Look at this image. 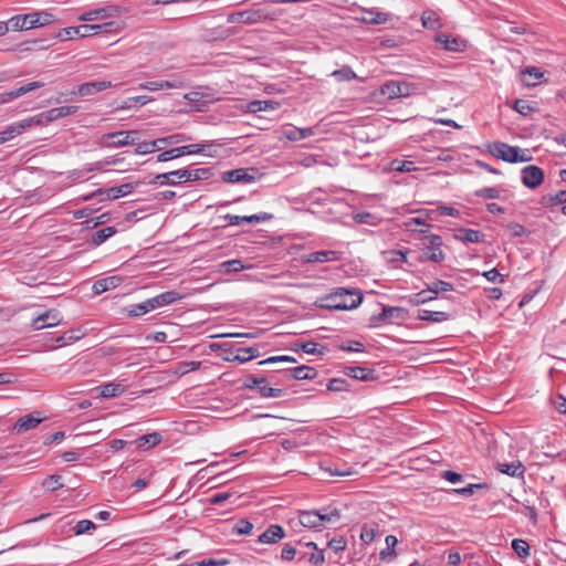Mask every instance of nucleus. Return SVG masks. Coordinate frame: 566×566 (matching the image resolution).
<instances>
[{
    "label": "nucleus",
    "mask_w": 566,
    "mask_h": 566,
    "mask_svg": "<svg viewBox=\"0 0 566 566\" xmlns=\"http://www.w3.org/2000/svg\"><path fill=\"white\" fill-rule=\"evenodd\" d=\"M340 511L336 507L326 506L322 510L301 511L298 514L300 524L306 528L319 530L326 524H335L340 521Z\"/></svg>",
    "instance_id": "obj_1"
},
{
    "label": "nucleus",
    "mask_w": 566,
    "mask_h": 566,
    "mask_svg": "<svg viewBox=\"0 0 566 566\" xmlns=\"http://www.w3.org/2000/svg\"><path fill=\"white\" fill-rule=\"evenodd\" d=\"M280 15L281 11L253 6L247 10L229 13L227 21L229 23L258 24L275 21Z\"/></svg>",
    "instance_id": "obj_2"
},
{
    "label": "nucleus",
    "mask_w": 566,
    "mask_h": 566,
    "mask_svg": "<svg viewBox=\"0 0 566 566\" xmlns=\"http://www.w3.org/2000/svg\"><path fill=\"white\" fill-rule=\"evenodd\" d=\"M363 295L356 291L338 289L322 300L319 307L334 311H348L360 305Z\"/></svg>",
    "instance_id": "obj_3"
},
{
    "label": "nucleus",
    "mask_w": 566,
    "mask_h": 566,
    "mask_svg": "<svg viewBox=\"0 0 566 566\" xmlns=\"http://www.w3.org/2000/svg\"><path fill=\"white\" fill-rule=\"evenodd\" d=\"M442 276L443 279L433 276L430 282L427 283V305L441 298L447 304V307H453L455 303L454 297L449 293L453 292L455 289L453 282L448 280L453 277V275L443 273Z\"/></svg>",
    "instance_id": "obj_4"
},
{
    "label": "nucleus",
    "mask_w": 566,
    "mask_h": 566,
    "mask_svg": "<svg viewBox=\"0 0 566 566\" xmlns=\"http://www.w3.org/2000/svg\"><path fill=\"white\" fill-rule=\"evenodd\" d=\"M432 40L431 50L434 53L440 51L447 52H463L468 49L469 42L467 39L447 31H436L430 35Z\"/></svg>",
    "instance_id": "obj_5"
},
{
    "label": "nucleus",
    "mask_w": 566,
    "mask_h": 566,
    "mask_svg": "<svg viewBox=\"0 0 566 566\" xmlns=\"http://www.w3.org/2000/svg\"><path fill=\"white\" fill-rule=\"evenodd\" d=\"M56 21L53 13L49 11H39L28 14H17L9 20L14 31L30 30L44 27Z\"/></svg>",
    "instance_id": "obj_6"
},
{
    "label": "nucleus",
    "mask_w": 566,
    "mask_h": 566,
    "mask_svg": "<svg viewBox=\"0 0 566 566\" xmlns=\"http://www.w3.org/2000/svg\"><path fill=\"white\" fill-rule=\"evenodd\" d=\"M490 154L507 163H525L532 159L527 150H522L516 146L506 143L495 142L489 145Z\"/></svg>",
    "instance_id": "obj_7"
},
{
    "label": "nucleus",
    "mask_w": 566,
    "mask_h": 566,
    "mask_svg": "<svg viewBox=\"0 0 566 566\" xmlns=\"http://www.w3.org/2000/svg\"><path fill=\"white\" fill-rule=\"evenodd\" d=\"M138 130H122L107 133L101 136L97 144L102 148H118L128 145H136L138 140Z\"/></svg>",
    "instance_id": "obj_8"
},
{
    "label": "nucleus",
    "mask_w": 566,
    "mask_h": 566,
    "mask_svg": "<svg viewBox=\"0 0 566 566\" xmlns=\"http://www.w3.org/2000/svg\"><path fill=\"white\" fill-rule=\"evenodd\" d=\"M191 138L185 134H174L167 137L157 138L151 142L138 143L135 153L138 155H146L156 150L163 149L167 145L179 144L190 140Z\"/></svg>",
    "instance_id": "obj_9"
},
{
    "label": "nucleus",
    "mask_w": 566,
    "mask_h": 566,
    "mask_svg": "<svg viewBox=\"0 0 566 566\" xmlns=\"http://www.w3.org/2000/svg\"><path fill=\"white\" fill-rule=\"evenodd\" d=\"M256 168H238L222 172L221 179L228 184H250L256 180Z\"/></svg>",
    "instance_id": "obj_10"
},
{
    "label": "nucleus",
    "mask_w": 566,
    "mask_h": 566,
    "mask_svg": "<svg viewBox=\"0 0 566 566\" xmlns=\"http://www.w3.org/2000/svg\"><path fill=\"white\" fill-rule=\"evenodd\" d=\"M77 111H78V107L73 106V105L51 108V109L43 112L36 116H33L32 117V118H34L33 125L48 124V123L54 122L56 119L66 117L69 115H73Z\"/></svg>",
    "instance_id": "obj_11"
},
{
    "label": "nucleus",
    "mask_w": 566,
    "mask_h": 566,
    "mask_svg": "<svg viewBox=\"0 0 566 566\" xmlns=\"http://www.w3.org/2000/svg\"><path fill=\"white\" fill-rule=\"evenodd\" d=\"M442 245L441 237L436 234L427 235V261L442 263L446 260V253L441 249Z\"/></svg>",
    "instance_id": "obj_12"
},
{
    "label": "nucleus",
    "mask_w": 566,
    "mask_h": 566,
    "mask_svg": "<svg viewBox=\"0 0 566 566\" xmlns=\"http://www.w3.org/2000/svg\"><path fill=\"white\" fill-rule=\"evenodd\" d=\"M521 179L525 187L535 189L543 182L544 171L535 165H530L522 169Z\"/></svg>",
    "instance_id": "obj_13"
},
{
    "label": "nucleus",
    "mask_w": 566,
    "mask_h": 566,
    "mask_svg": "<svg viewBox=\"0 0 566 566\" xmlns=\"http://www.w3.org/2000/svg\"><path fill=\"white\" fill-rule=\"evenodd\" d=\"M62 322V315L61 313L51 308L44 312L43 314L36 316L31 324V327L34 331H39L45 327H52L56 326Z\"/></svg>",
    "instance_id": "obj_14"
},
{
    "label": "nucleus",
    "mask_w": 566,
    "mask_h": 566,
    "mask_svg": "<svg viewBox=\"0 0 566 566\" xmlns=\"http://www.w3.org/2000/svg\"><path fill=\"white\" fill-rule=\"evenodd\" d=\"M43 420L44 418L40 416V412L34 411L18 419V421L14 423L12 428V432L17 434L27 432L38 427Z\"/></svg>",
    "instance_id": "obj_15"
},
{
    "label": "nucleus",
    "mask_w": 566,
    "mask_h": 566,
    "mask_svg": "<svg viewBox=\"0 0 566 566\" xmlns=\"http://www.w3.org/2000/svg\"><path fill=\"white\" fill-rule=\"evenodd\" d=\"M272 218H273V214L268 213V212H260L256 214L243 216V217L228 213L223 217V219H226L230 226H240L242 222L260 223V222L269 221Z\"/></svg>",
    "instance_id": "obj_16"
},
{
    "label": "nucleus",
    "mask_w": 566,
    "mask_h": 566,
    "mask_svg": "<svg viewBox=\"0 0 566 566\" xmlns=\"http://www.w3.org/2000/svg\"><path fill=\"white\" fill-rule=\"evenodd\" d=\"M402 313L403 310L400 307H382V311L379 314L370 317V326H379L381 323L392 322L395 318H399Z\"/></svg>",
    "instance_id": "obj_17"
},
{
    "label": "nucleus",
    "mask_w": 566,
    "mask_h": 566,
    "mask_svg": "<svg viewBox=\"0 0 566 566\" xmlns=\"http://www.w3.org/2000/svg\"><path fill=\"white\" fill-rule=\"evenodd\" d=\"M93 29H94V27L92 24H82L78 27H67V28L62 29L59 32L57 36H60L63 40H71V39H74V36L86 38V36L94 35Z\"/></svg>",
    "instance_id": "obj_18"
},
{
    "label": "nucleus",
    "mask_w": 566,
    "mask_h": 566,
    "mask_svg": "<svg viewBox=\"0 0 566 566\" xmlns=\"http://www.w3.org/2000/svg\"><path fill=\"white\" fill-rule=\"evenodd\" d=\"M284 537V528L279 524H271L262 534L259 535L258 542L262 544H276Z\"/></svg>",
    "instance_id": "obj_19"
},
{
    "label": "nucleus",
    "mask_w": 566,
    "mask_h": 566,
    "mask_svg": "<svg viewBox=\"0 0 566 566\" xmlns=\"http://www.w3.org/2000/svg\"><path fill=\"white\" fill-rule=\"evenodd\" d=\"M150 185H169L177 186L184 184L182 178V169L168 171L164 174H158L155 178L149 182Z\"/></svg>",
    "instance_id": "obj_20"
},
{
    "label": "nucleus",
    "mask_w": 566,
    "mask_h": 566,
    "mask_svg": "<svg viewBox=\"0 0 566 566\" xmlns=\"http://www.w3.org/2000/svg\"><path fill=\"white\" fill-rule=\"evenodd\" d=\"M111 86L112 82L109 81H94L78 85L76 93L80 96H88L104 91ZM73 94H75V92H73Z\"/></svg>",
    "instance_id": "obj_21"
},
{
    "label": "nucleus",
    "mask_w": 566,
    "mask_h": 566,
    "mask_svg": "<svg viewBox=\"0 0 566 566\" xmlns=\"http://www.w3.org/2000/svg\"><path fill=\"white\" fill-rule=\"evenodd\" d=\"M184 87V82L180 80L171 81H151L139 84V90L158 91V90H172Z\"/></svg>",
    "instance_id": "obj_22"
},
{
    "label": "nucleus",
    "mask_w": 566,
    "mask_h": 566,
    "mask_svg": "<svg viewBox=\"0 0 566 566\" xmlns=\"http://www.w3.org/2000/svg\"><path fill=\"white\" fill-rule=\"evenodd\" d=\"M181 298V295L176 291H167L155 297L148 298L151 311L158 307H163Z\"/></svg>",
    "instance_id": "obj_23"
},
{
    "label": "nucleus",
    "mask_w": 566,
    "mask_h": 566,
    "mask_svg": "<svg viewBox=\"0 0 566 566\" xmlns=\"http://www.w3.org/2000/svg\"><path fill=\"white\" fill-rule=\"evenodd\" d=\"M34 118L22 119L18 123L9 125L4 130L0 132L1 136L6 137V142L11 140L15 136L22 134L27 128L33 125Z\"/></svg>",
    "instance_id": "obj_24"
},
{
    "label": "nucleus",
    "mask_w": 566,
    "mask_h": 566,
    "mask_svg": "<svg viewBox=\"0 0 566 566\" xmlns=\"http://www.w3.org/2000/svg\"><path fill=\"white\" fill-rule=\"evenodd\" d=\"M345 375L361 381H370L377 378L376 371L374 369L359 366L346 367Z\"/></svg>",
    "instance_id": "obj_25"
},
{
    "label": "nucleus",
    "mask_w": 566,
    "mask_h": 566,
    "mask_svg": "<svg viewBox=\"0 0 566 566\" xmlns=\"http://www.w3.org/2000/svg\"><path fill=\"white\" fill-rule=\"evenodd\" d=\"M235 352L233 356L226 357L224 359L243 364L260 356V352L255 347H239Z\"/></svg>",
    "instance_id": "obj_26"
},
{
    "label": "nucleus",
    "mask_w": 566,
    "mask_h": 566,
    "mask_svg": "<svg viewBox=\"0 0 566 566\" xmlns=\"http://www.w3.org/2000/svg\"><path fill=\"white\" fill-rule=\"evenodd\" d=\"M380 93L382 96L391 99V98H396V97H400V96H405L407 95V86L406 85H402L398 82H395V81H391V82H387L385 83L381 87H380Z\"/></svg>",
    "instance_id": "obj_27"
},
{
    "label": "nucleus",
    "mask_w": 566,
    "mask_h": 566,
    "mask_svg": "<svg viewBox=\"0 0 566 566\" xmlns=\"http://www.w3.org/2000/svg\"><path fill=\"white\" fill-rule=\"evenodd\" d=\"M431 308H427V323H441L448 321L452 316L453 307H447V304H443V310L437 311L432 304H428Z\"/></svg>",
    "instance_id": "obj_28"
},
{
    "label": "nucleus",
    "mask_w": 566,
    "mask_h": 566,
    "mask_svg": "<svg viewBox=\"0 0 566 566\" xmlns=\"http://www.w3.org/2000/svg\"><path fill=\"white\" fill-rule=\"evenodd\" d=\"M496 469L509 476L524 479L525 467L521 461H515L512 463H497Z\"/></svg>",
    "instance_id": "obj_29"
},
{
    "label": "nucleus",
    "mask_w": 566,
    "mask_h": 566,
    "mask_svg": "<svg viewBox=\"0 0 566 566\" xmlns=\"http://www.w3.org/2000/svg\"><path fill=\"white\" fill-rule=\"evenodd\" d=\"M117 10L113 7L99 8L84 12L78 17L80 21H95L99 19L112 18L115 15Z\"/></svg>",
    "instance_id": "obj_30"
},
{
    "label": "nucleus",
    "mask_w": 566,
    "mask_h": 566,
    "mask_svg": "<svg viewBox=\"0 0 566 566\" xmlns=\"http://www.w3.org/2000/svg\"><path fill=\"white\" fill-rule=\"evenodd\" d=\"M120 282V276H107L95 281L92 289L95 294H102L117 287Z\"/></svg>",
    "instance_id": "obj_31"
},
{
    "label": "nucleus",
    "mask_w": 566,
    "mask_h": 566,
    "mask_svg": "<svg viewBox=\"0 0 566 566\" xmlns=\"http://www.w3.org/2000/svg\"><path fill=\"white\" fill-rule=\"evenodd\" d=\"M454 238L462 242L480 243L484 241L485 234L474 229H459Z\"/></svg>",
    "instance_id": "obj_32"
},
{
    "label": "nucleus",
    "mask_w": 566,
    "mask_h": 566,
    "mask_svg": "<svg viewBox=\"0 0 566 566\" xmlns=\"http://www.w3.org/2000/svg\"><path fill=\"white\" fill-rule=\"evenodd\" d=\"M212 176L210 168H197L193 170L182 169L184 182L207 180Z\"/></svg>",
    "instance_id": "obj_33"
},
{
    "label": "nucleus",
    "mask_w": 566,
    "mask_h": 566,
    "mask_svg": "<svg viewBox=\"0 0 566 566\" xmlns=\"http://www.w3.org/2000/svg\"><path fill=\"white\" fill-rule=\"evenodd\" d=\"M287 371L291 374V376L294 379L297 380H306V379H314L317 376V370L314 367L310 366H298L295 368H290Z\"/></svg>",
    "instance_id": "obj_34"
},
{
    "label": "nucleus",
    "mask_w": 566,
    "mask_h": 566,
    "mask_svg": "<svg viewBox=\"0 0 566 566\" xmlns=\"http://www.w3.org/2000/svg\"><path fill=\"white\" fill-rule=\"evenodd\" d=\"M338 253L332 250L315 251L307 255L306 261L310 263H324L329 261H336Z\"/></svg>",
    "instance_id": "obj_35"
},
{
    "label": "nucleus",
    "mask_w": 566,
    "mask_h": 566,
    "mask_svg": "<svg viewBox=\"0 0 566 566\" xmlns=\"http://www.w3.org/2000/svg\"><path fill=\"white\" fill-rule=\"evenodd\" d=\"M44 86V83L43 82H40V81H35V82H30L25 85H22L15 90H12L10 92H4L6 93V96H7V99L8 102H10L11 99H14V98H18L31 91H34L36 88H40Z\"/></svg>",
    "instance_id": "obj_36"
},
{
    "label": "nucleus",
    "mask_w": 566,
    "mask_h": 566,
    "mask_svg": "<svg viewBox=\"0 0 566 566\" xmlns=\"http://www.w3.org/2000/svg\"><path fill=\"white\" fill-rule=\"evenodd\" d=\"M44 86V83L43 82H40V81H35V82H30L25 85H22L15 90H12L10 92H4L6 93V96H7V99L8 102H10L11 99H14V98H18L31 91H34L36 88H40Z\"/></svg>",
    "instance_id": "obj_37"
},
{
    "label": "nucleus",
    "mask_w": 566,
    "mask_h": 566,
    "mask_svg": "<svg viewBox=\"0 0 566 566\" xmlns=\"http://www.w3.org/2000/svg\"><path fill=\"white\" fill-rule=\"evenodd\" d=\"M234 32L231 29H226L222 27L207 29L205 34L202 35L207 41H217V40H226L231 36Z\"/></svg>",
    "instance_id": "obj_38"
},
{
    "label": "nucleus",
    "mask_w": 566,
    "mask_h": 566,
    "mask_svg": "<svg viewBox=\"0 0 566 566\" xmlns=\"http://www.w3.org/2000/svg\"><path fill=\"white\" fill-rule=\"evenodd\" d=\"M489 485L486 483H471L464 488L457 489H448L443 490L447 493H455L462 496H471L475 493L476 490H488Z\"/></svg>",
    "instance_id": "obj_39"
},
{
    "label": "nucleus",
    "mask_w": 566,
    "mask_h": 566,
    "mask_svg": "<svg viewBox=\"0 0 566 566\" xmlns=\"http://www.w3.org/2000/svg\"><path fill=\"white\" fill-rule=\"evenodd\" d=\"M125 392V387L120 384L108 382L101 386L99 395L103 398L118 397Z\"/></svg>",
    "instance_id": "obj_40"
},
{
    "label": "nucleus",
    "mask_w": 566,
    "mask_h": 566,
    "mask_svg": "<svg viewBox=\"0 0 566 566\" xmlns=\"http://www.w3.org/2000/svg\"><path fill=\"white\" fill-rule=\"evenodd\" d=\"M444 25L446 22L438 12L427 9V29H431L436 32L441 31Z\"/></svg>",
    "instance_id": "obj_41"
},
{
    "label": "nucleus",
    "mask_w": 566,
    "mask_h": 566,
    "mask_svg": "<svg viewBox=\"0 0 566 566\" xmlns=\"http://www.w3.org/2000/svg\"><path fill=\"white\" fill-rule=\"evenodd\" d=\"M134 189L133 184H123L117 187H112L105 190L108 199H117L124 196L129 195Z\"/></svg>",
    "instance_id": "obj_42"
},
{
    "label": "nucleus",
    "mask_w": 566,
    "mask_h": 566,
    "mask_svg": "<svg viewBox=\"0 0 566 566\" xmlns=\"http://www.w3.org/2000/svg\"><path fill=\"white\" fill-rule=\"evenodd\" d=\"M213 144H190L180 146L182 150V156L185 155H197L203 154L208 156H213L211 153L207 151V148H211Z\"/></svg>",
    "instance_id": "obj_43"
},
{
    "label": "nucleus",
    "mask_w": 566,
    "mask_h": 566,
    "mask_svg": "<svg viewBox=\"0 0 566 566\" xmlns=\"http://www.w3.org/2000/svg\"><path fill=\"white\" fill-rule=\"evenodd\" d=\"M279 104L273 101H252L249 103L248 108L252 113L274 111Z\"/></svg>",
    "instance_id": "obj_44"
},
{
    "label": "nucleus",
    "mask_w": 566,
    "mask_h": 566,
    "mask_svg": "<svg viewBox=\"0 0 566 566\" xmlns=\"http://www.w3.org/2000/svg\"><path fill=\"white\" fill-rule=\"evenodd\" d=\"M116 233V229L114 227H105L92 235V244L93 245H101L103 242H105L108 238H111L113 234Z\"/></svg>",
    "instance_id": "obj_45"
},
{
    "label": "nucleus",
    "mask_w": 566,
    "mask_h": 566,
    "mask_svg": "<svg viewBox=\"0 0 566 566\" xmlns=\"http://www.w3.org/2000/svg\"><path fill=\"white\" fill-rule=\"evenodd\" d=\"M161 434L159 432H153L139 437L136 442L138 448L147 446L148 448L155 447L161 442Z\"/></svg>",
    "instance_id": "obj_46"
},
{
    "label": "nucleus",
    "mask_w": 566,
    "mask_h": 566,
    "mask_svg": "<svg viewBox=\"0 0 566 566\" xmlns=\"http://www.w3.org/2000/svg\"><path fill=\"white\" fill-rule=\"evenodd\" d=\"M366 13L368 17H363L361 21L370 24H382L388 21V14L384 12L376 11L374 9L367 10Z\"/></svg>",
    "instance_id": "obj_47"
},
{
    "label": "nucleus",
    "mask_w": 566,
    "mask_h": 566,
    "mask_svg": "<svg viewBox=\"0 0 566 566\" xmlns=\"http://www.w3.org/2000/svg\"><path fill=\"white\" fill-rule=\"evenodd\" d=\"M83 337V333L80 329H71L63 335L56 337L55 342L59 346L72 344Z\"/></svg>",
    "instance_id": "obj_48"
},
{
    "label": "nucleus",
    "mask_w": 566,
    "mask_h": 566,
    "mask_svg": "<svg viewBox=\"0 0 566 566\" xmlns=\"http://www.w3.org/2000/svg\"><path fill=\"white\" fill-rule=\"evenodd\" d=\"M96 524L90 520H81L73 526L74 535L92 534Z\"/></svg>",
    "instance_id": "obj_49"
},
{
    "label": "nucleus",
    "mask_w": 566,
    "mask_h": 566,
    "mask_svg": "<svg viewBox=\"0 0 566 566\" xmlns=\"http://www.w3.org/2000/svg\"><path fill=\"white\" fill-rule=\"evenodd\" d=\"M295 345L297 348L302 349L304 353L310 355H321L325 349L324 346L313 340L296 343Z\"/></svg>",
    "instance_id": "obj_50"
},
{
    "label": "nucleus",
    "mask_w": 566,
    "mask_h": 566,
    "mask_svg": "<svg viewBox=\"0 0 566 566\" xmlns=\"http://www.w3.org/2000/svg\"><path fill=\"white\" fill-rule=\"evenodd\" d=\"M437 439V436L431 437L430 439L427 438V461L431 463H440L442 460L441 452H439L436 449H431V447L436 443Z\"/></svg>",
    "instance_id": "obj_51"
},
{
    "label": "nucleus",
    "mask_w": 566,
    "mask_h": 566,
    "mask_svg": "<svg viewBox=\"0 0 566 566\" xmlns=\"http://www.w3.org/2000/svg\"><path fill=\"white\" fill-rule=\"evenodd\" d=\"M148 304H149V302H148V300H146L143 303L129 305L128 307H126L128 316L137 317V316H142V315L150 312L151 308H150V305H148Z\"/></svg>",
    "instance_id": "obj_52"
},
{
    "label": "nucleus",
    "mask_w": 566,
    "mask_h": 566,
    "mask_svg": "<svg viewBox=\"0 0 566 566\" xmlns=\"http://www.w3.org/2000/svg\"><path fill=\"white\" fill-rule=\"evenodd\" d=\"M512 548L520 558H526L530 556V545L522 538H514L512 541Z\"/></svg>",
    "instance_id": "obj_53"
},
{
    "label": "nucleus",
    "mask_w": 566,
    "mask_h": 566,
    "mask_svg": "<svg viewBox=\"0 0 566 566\" xmlns=\"http://www.w3.org/2000/svg\"><path fill=\"white\" fill-rule=\"evenodd\" d=\"M385 542H386L387 547L380 552V558L386 559L388 557L396 556L395 547L398 543L397 537L394 535H388V536H386Z\"/></svg>",
    "instance_id": "obj_54"
},
{
    "label": "nucleus",
    "mask_w": 566,
    "mask_h": 566,
    "mask_svg": "<svg viewBox=\"0 0 566 566\" xmlns=\"http://www.w3.org/2000/svg\"><path fill=\"white\" fill-rule=\"evenodd\" d=\"M382 254L385 260L390 263H401L407 261V252L401 250H388Z\"/></svg>",
    "instance_id": "obj_55"
},
{
    "label": "nucleus",
    "mask_w": 566,
    "mask_h": 566,
    "mask_svg": "<svg viewBox=\"0 0 566 566\" xmlns=\"http://www.w3.org/2000/svg\"><path fill=\"white\" fill-rule=\"evenodd\" d=\"M439 214L443 216H459V211L452 207H439L438 210L427 209V219L436 220Z\"/></svg>",
    "instance_id": "obj_56"
},
{
    "label": "nucleus",
    "mask_w": 566,
    "mask_h": 566,
    "mask_svg": "<svg viewBox=\"0 0 566 566\" xmlns=\"http://www.w3.org/2000/svg\"><path fill=\"white\" fill-rule=\"evenodd\" d=\"M332 76H334L339 82L352 81V80H355L357 77L356 73L349 66H343V67H340L338 70H335L332 73Z\"/></svg>",
    "instance_id": "obj_57"
},
{
    "label": "nucleus",
    "mask_w": 566,
    "mask_h": 566,
    "mask_svg": "<svg viewBox=\"0 0 566 566\" xmlns=\"http://www.w3.org/2000/svg\"><path fill=\"white\" fill-rule=\"evenodd\" d=\"M201 367V361L190 360V361H180L177 365L176 373L184 376L190 371L198 370Z\"/></svg>",
    "instance_id": "obj_58"
},
{
    "label": "nucleus",
    "mask_w": 566,
    "mask_h": 566,
    "mask_svg": "<svg viewBox=\"0 0 566 566\" xmlns=\"http://www.w3.org/2000/svg\"><path fill=\"white\" fill-rule=\"evenodd\" d=\"M220 266L224 273H237L245 269L242 261L239 259L224 261Z\"/></svg>",
    "instance_id": "obj_59"
},
{
    "label": "nucleus",
    "mask_w": 566,
    "mask_h": 566,
    "mask_svg": "<svg viewBox=\"0 0 566 566\" xmlns=\"http://www.w3.org/2000/svg\"><path fill=\"white\" fill-rule=\"evenodd\" d=\"M391 170L394 171H400V172H410L418 170V168L415 166V163L411 160H394L391 163Z\"/></svg>",
    "instance_id": "obj_60"
},
{
    "label": "nucleus",
    "mask_w": 566,
    "mask_h": 566,
    "mask_svg": "<svg viewBox=\"0 0 566 566\" xmlns=\"http://www.w3.org/2000/svg\"><path fill=\"white\" fill-rule=\"evenodd\" d=\"M179 157H182V150H181L180 146L160 153L157 156V161L158 163H164V161H168V160H171V159H175V158H179Z\"/></svg>",
    "instance_id": "obj_61"
},
{
    "label": "nucleus",
    "mask_w": 566,
    "mask_h": 566,
    "mask_svg": "<svg viewBox=\"0 0 566 566\" xmlns=\"http://www.w3.org/2000/svg\"><path fill=\"white\" fill-rule=\"evenodd\" d=\"M61 475L52 474L42 482V486L49 491L59 490L63 486V484L61 483Z\"/></svg>",
    "instance_id": "obj_62"
},
{
    "label": "nucleus",
    "mask_w": 566,
    "mask_h": 566,
    "mask_svg": "<svg viewBox=\"0 0 566 566\" xmlns=\"http://www.w3.org/2000/svg\"><path fill=\"white\" fill-rule=\"evenodd\" d=\"M376 534H377V528L375 526L365 524L361 527L360 539L365 544H370L375 539Z\"/></svg>",
    "instance_id": "obj_63"
},
{
    "label": "nucleus",
    "mask_w": 566,
    "mask_h": 566,
    "mask_svg": "<svg viewBox=\"0 0 566 566\" xmlns=\"http://www.w3.org/2000/svg\"><path fill=\"white\" fill-rule=\"evenodd\" d=\"M353 220L359 224H376L377 218L370 212H358L353 216Z\"/></svg>",
    "instance_id": "obj_64"
}]
</instances>
